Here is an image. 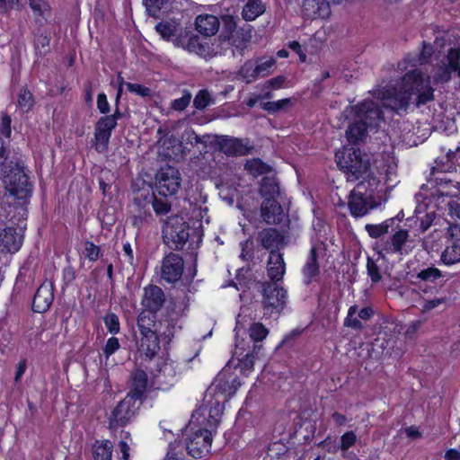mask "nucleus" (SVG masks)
I'll use <instances>...</instances> for the list:
<instances>
[{"label": "nucleus", "mask_w": 460, "mask_h": 460, "mask_svg": "<svg viewBox=\"0 0 460 460\" xmlns=\"http://www.w3.org/2000/svg\"><path fill=\"white\" fill-rule=\"evenodd\" d=\"M210 144L227 156H244L253 149L249 139L229 136H215L210 139Z\"/></svg>", "instance_id": "nucleus-11"}, {"label": "nucleus", "mask_w": 460, "mask_h": 460, "mask_svg": "<svg viewBox=\"0 0 460 460\" xmlns=\"http://www.w3.org/2000/svg\"><path fill=\"white\" fill-rule=\"evenodd\" d=\"M113 445L109 439H96L92 446L93 460H111Z\"/></svg>", "instance_id": "nucleus-33"}, {"label": "nucleus", "mask_w": 460, "mask_h": 460, "mask_svg": "<svg viewBox=\"0 0 460 460\" xmlns=\"http://www.w3.org/2000/svg\"><path fill=\"white\" fill-rule=\"evenodd\" d=\"M103 323L107 331L112 334L116 335L120 332V323L119 316L113 312H108L103 316Z\"/></svg>", "instance_id": "nucleus-54"}, {"label": "nucleus", "mask_w": 460, "mask_h": 460, "mask_svg": "<svg viewBox=\"0 0 460 460\" xmlns=\"http://www.w3.org/2000/svg\"><path fill=\"white\" fill-rule=\"evenodd\" d=\"M13 164V162H11ZM10 169L4 171L3 182L6 191L13 197L16 204L23 207L30 202L33 190V183L21 163L10 164Z\"/></svg>", "instance_id": "nucleus-4"}, {"label": "nucleus", "mask_w": 460, "mask_h": 460, "mask_svg": "<svg viewBox=\"0 0 460 460\" xmlns=\"http://www.w3.org/2000/svg\"><path fill=\"white\" fill-rule=\"evenodd\" d=\"M189 296L172 297L166 307V320L168 322V330L162 336L166 342H170L173 338V329L177 321L186 314L189 311Z\"/></svg>", "instance_id": "nucleus-13"}, {"label": "nucleus", "mask_w": 460, "mask_h": 460, "mask_svg": "<svg viewBox=\"0 0 460 460\" xmlns=\"http://www.w3.org/2000/svg\"><path fill=\"white\" fill-rule=\"evenodd\" d=\"M76 277L77 273L75 269L71 264L66 266L62 270V289L64 290L66 288L70 287L75 280Z\"/></svg>", "instance_id": "nucleus-58"}, {"label": "nucleus", "mask_w": 460, "mask_h": 460, "mask_svg": "<svg viewBox=\"0 0 460 460\" xmlns=\"http://www.w3.org/2000/svg\"><path fill=\"white\" fill-rule=\"evenodd\" d=\"M257 243L271 254L279 252V250L286 244V236L275 227H267L259 231Z\"/></svg>", "instance_id": "nucleus-21"}, {"label": "nucleus", "mask_w": 460, "mask_h": 460, "mask_svg": "<svg viewBox=\"0 0 460 460\" xmlns=\"http://www.w3.org/2000/svg\"><path fill=\"white\" fill-rule=\"evenodd\" d=\"M156 314L145 308L140 311L137 319V325L140 333H148L155 331L153 328L156 323Z\"/></svg>", "instance_id": "nucleus-41"}, {"label": "nucleus", "mask_w": 460, "mask_h": 460, "mask_svg": "<svg viewBox=\"0 0 460 460\" xmlns=\"http://www.w3.org/2000/svg\"><path fill=\"white\" fill-rule=\"evenodd\" d=\"M452 71L453 70L449 66H440L434 75V82L437 84H444L449 82L451 80Z\"/></svg>", "instance_id": "nucleus-62"}, {"label": "nucleus", "mask_w": 460, "mask_h": 460, "mask_svg": "<svg viewBox=\"0 0 460 460\" xmlns=\"http://www.w3.org/2000/svg\"><path fill=\"white\" fill-rule=\"evenodd\" d=\"M286 273V263L283 253L271 252L269 255L267 274L271 283L281 281Z\"/></svg>", "instance_id": "nucleus-30"}, {"label": "nucleus", "mask_w": 460, "mask_h": 460, "mask_svg": "<svg viewBox=\"0 0 460 460\" xmlns=\"http://www.w3.org/2000/svg\"><path fill=\"white\" fill-rule=\"evenodd\" d=\"M448 66L455 71L456 68H459L460 65V48L453 49L451 48L448 50L447 54Z\"/></svg>", "instance_id": "nucleus-64"}, {"label": "nucleus", "mask_w": 460, "mask_h": 460, "mask_svg": "<svg viewBox=\"0 0 460 460\" xmlns=\"http://www.w3.org/2000/svg\"><path fill=\"white\" fill-rule=\"evenodd\" d=\"M120 348L119 341L117 337L114 335L110 337L103 349L102 353L105 356V358H110L111 355H113Z\"/></svg>", "instance_id": "nucleus-61"}, {"label": "nucleus", "mask_w": 460, "mask_h": 460, "mask_svg": "<svg viewBox=\"0 0 460 460\" xmlns=\"http://www.w3.org/2000/svg\"><path fill=\"white\" fill-rule=\"evenodd\" d=\"M147 385L148 376L146 372L141 368H136L130 375L128 392L126 397L136 403L141 404L147 397Z\"/></svg>", "instance_id": "nucleus-20"}, {"label": "nucleus", "mask_w": 460, "mask_h": 460, "mask_svg": "<svg viewBox=\"0 0 460 460\" xmlns=\"http://www.w3.org/2000/svg\"><path fill=\"white\" fill-rule=\"evenodd\" d=\"M357 442V435L353 430H349L343 433L341 437V444L338 449L347 451L353 447Z\"/></svg>", "instance_id": "nucleus-60"}, {"label": "nucleus", "mask_w": 460, "mask_h": 460, "mask_svg": "<svg viewBox=\"0 0 460 460\" xmlns=\"http://www.w3.org/2000/svg\"><path fill=\"white\" fill-rule=\"evenodd\" d=\"M335 161L348 181H359L349 194L348 207L351 216L361 217L373 208L369 200L375 191L390 180L396 167L394 157L385 152L368 155L350 147L337 152Z\"/></svg>", "instance_id": "nucleus-1"}, {"label": "nucleus", "mask_w": 460, "mask_h": 460, "mask_svg": "<svg viewBox=\"0 0 460 460\" xmlns=\"http://www.w3.org/2000/svg\"><path fill=\"white\" fill-rule=\"evenodd\" d=\"M433 92L429 78H424L420 70L413 69L402 76L397 86L378 90L376 97L380 102L365 100L351 109L354 115H382V108L386 111L398 113L407 108L412 94H416V106L419 107L433 101Z\"/></svg>", "instance_id": "nucleus-2"}, {"label": "nucleus", "mask_w": 460, "mask_h": 460, "mask_svg": "<svg viewBox=\"0 0 460 460\" xmlns=\"http://www.w3.org/2000/svg\"><path fill=\"white\" fill-rule=\"evenodd\" d=\"M192 95L189 91H184L181 98L175 99L171 103V109L177 112L183 111L190 103Z\"/></svg>", "instance_id": "nucleus-59"}, {"label": "nucleus", "mask_w": 460, "mask_h": 460, "mask_svg": "<svg viewBox=\"0 0 460 460\" xmlns=\"http://www.w3.org/2000/svg\"><path fill=\"white\" fill-rule=\"evenodd\" d=\"M260 193L263 199H278L280 191L277 178L272 176H264L261 179Z\"/></svg>", "instance_id": "nucleus-37"}, {"label": "nucleus", "mask_w": 460, "mask_h": 460, "mask_svg": "<svg viewBox=\"0 0 460 460\" xmlns=\"http://www.w3.org/2000/svg\"><path fill=\"white\" fill-rule=\"evenodd\" d=\"M302 12L308 19H325L331 14V4L326 0H303Z\"/></svg>", "instance_id": "nucleus-27"}, {"label": "nucleus", "mask_w": 460, "mask_h": 460, "mask_svg": "<svg viewBox=\"0 0 460 460\" xmlns=\"http://www.w3.org/2000/svg\"><path fill=\"white\" fill-rule=\"evenodd\" d=\"M367 273L373 283H378L382 279V274L379 266L376 264L375 260L369 256L367 260Z\"/></svg>", "instance_id": "nucleus-56"}, {"label": "nucleus", "mask_w": 460, "mask_h": 460, "mask_svg": "<svg viewBox=\"0 0 460 460\" xmlns=\"http://www.w3.org/2000/svg\"><path fill=\"white\" fill-rule=\"evenodd\" d=\"M50 35L49 33L42 29H38L34 34V49L35 53L39 57L46 56L50 50Z\"/></svg>", "instance_id": "nucleus-39"}, {"label": "nucleus", "mask_w": 460, "mask_h": 460, "mask_svg": "<svg viewBox=\"0 0 460 460\" xmlns=\"http://www.w3.org/2000/svg\"><path fill=\"white\" fill-rule=\"evenodd\" d=\"M252 27L251 25L244 24L243 27L237 28L232 38L229 40L241 56H243L246 45L252 40Z\"/></svg>", "instance_id": "nucleus-32"}, {"label": "nucleus", "mask_w": 460, "mask_h": 460, "mask_svg": "<svg viewBox=\"0 0 460 460\" xmlns=\"http://www.w3.org/2000/svg\"><path fill=\"white\" fill-rule=\"evenodd\" d=\"M303 282L305 285L312 284L320 274V265L318 262V250L315 245L310 248L305 263L302 268Z\"/></svg>", "instance_id": "nucleus-28"}, {"label": "nucleus", "mask_w": 460, "mask_h": 460, "mask_svg": "<svg viewBox=\"0 0 460 460\" xmlns=\"http://www.w3.org/2000/svg\"><path fill=\"white\" fill-rule=\"evenodd\" d=\"M190 44V52H194L203 58L212 57L214 55V49L207 38L201 39L199 36L196 35Z\"/></svg>", "instance_id": "nucleus-44"}, {"label": "nucleus", "mask_w": 460, "mask_h": 460, "mask_svg": "<svg viewBox=\"0 0 460 460\" xmlns=\"http://www.w3.org/2000/svg\"><path fill=\"white\" fill-rule=\"evenodd\" d=\"M368 135V124L364 120H356L355 122L349 124L346 130V137L348 142L351 145V147L356 149H359V147H356L361 142H364ZM344 148H350V146H343V148L340 151H342Z\"/></svg>", "instance_id": "nucleus-29"}, {"label": "nucleus", "mask_w": 460, "mask_h": 460, "mask_svg": "<svg viewBox=\"0 0 460 460\" xmlns=\"http://www.w3.org/2000/svg\"><path fill=\"white\" fill-rule=\"evenodd\" d=\"M120 117H101L95 124L94 143L95 150L102 154L108 149L112 130L117 126V120Z\"/></svg>", "instance_id": "nucleus-19"}, {"label": "nucleus", "mask_w": 460, "mask_h": 460, "mask_svg": "<svg viewBox=\"0 0 460 460\" xmlns=\"http://www.w3.org/2000/svg\"><path fill=\"white\" fill-rule=\"evenodd\" d=\"M263 307L270 314L280 313L286 306L288 292L276 283L262 284Z\"/></svg>", "instance_id": "nucleus-15"}, {"label": "nucleus", "mask_w": 460, "mask_h": 460, "mask_svg": "<svg viewBox=\"0 0 460 460\" xmlns=\"http://www.w3.org/2000/svg\"><path fill=\"white\" fill-rule=\"evenodd\" d=\"M414 123V137L418 139V145L426 140L434 130V123L429 121L426 117L415 118Z\"/></svg>", "instance_id": "nucleus-38"}, {"label": "nucleus", "mask_w": 460, "mask_h": 460, "mask_svg": "<svg viewBox=\"0 0 460 460\" xmlns=\"http://www.w3.org/2000/svg\"><path fill=\"white\" fill-rule=\"evenodd\" d=\"M196 30L205 37L215 35L219 29V19L212 14L199 15L195 21Z\"/></svg>", "instance_id": "nucleus-31"}, {"label": "nucleus", "mask_w": 460, "mask_h": 460, "mask_svg": "<svg viewBox=\"0 0 460 460\" xmlns=\"http://www.w3.org/2000/svg\"><path fill=\"white\" fill-rule=\"evenodd\" d=\"M374 314L375 312L371 306H365L358 311V306L353 305L348 310L347 316L344 319V326L355 331H361L364 325L359 319L367 321L371 319Z\"/></svg>", "instance_id": "nucleus-25"}, {"label": "nucleus", "mask_w": 460, "mask_h": 460, "mask_svg": "<svg viewBox=\"0 0 460 460\" xmlns=\"http://www.w3.org/2000/svg\"><path fill=\"white\" fill-rule=\"evenodd\" d=\"M366 119H376L377 122L386 123L388 121V127L386 128V135L390 139L394 141L405 143L410 146H417L418 139L414 137V123L413 120H410L407 117H400L394 119V117H365Z\"/></svg>", "instance_id": "nucleus-6"}, {"label": "nucleus", "mask_w": 460, "mask_h": 460, "mask_svg": "<svg viewBox=\"0 0 460 460\" xmlns=\"http://www.w3.org/2000/svg\"><path fill=\"white\" fill-rule=\"evenodd\" d=\"M253 353H257V350L253 351L252 353H247L243 358L239 359V362L237 365H235L234 367H235V371L239 368V371L242 374H246L248 371H252L253 369L254 366V355Z\"/></svg>", "instance_id": "nucleus-57"}, {"label": "nucleus", "mask_w": 460, "mask_h": 460, "mask_svg": "<svg viewBox=\"0 0 460 460\" xmlns=\"http://www.w3.org/2000/svg\"><path fill=\"white\" fill-rule=\"evenodd\" d=\"M442 175H432L436 185L439 188L438 191L442 196H453L455 193L451 190V188L457 189L458 182L447 177L445 173Z\"/></svg>", "instance_id": "nucleus-48"}, {"label": "nucleus", "mask_w": 460, "mask_h": 460, "mask_svg": "<svg viewBox=\"0 0 460 460\" xmlns=\"http://www.w3.org/2000/svg\"><path fill=\"white\" fill-rule=\"evenodd\" d=\"M156 31L167 41H173L177 32L181 31V26L174 22H161L155 26Z\"/></svg>", "instance_id": "nucleus-45"}, {"label": "nucleus", "mask_w": 460, "mask_h": 460, "mask_svg": "<svg viewBox=\"0 0 460 460\" xmlns=\"http://www.w3.org/2000/svg\"><path fill=\"white\" fill-rule=\"evenodd\" d=\"M266 10L262 0H248L243 7L242 17L244 21L252 22L261 15Z\"/></svg>", "instance_id": "nucleus-36"}, {"label": "nucleus", "mask_w": 460, "mask_h": 460, "mask_svg": "<svg viewBox=\"0 0 460 460\" xmlns=\"http://www.w3.org/2000/svg\"><path fill=\"white\" fill-rule=\"evenodd\" d=\"M263 221L269 225H279L285 217L283 208L278 199H265L261 207Z\"/></svg>", "instance_id": "nucleus-24"}, {"label": "nucleus", "mask_w": 460, "mask_h": 460, "mask_svg": "<svg viewBox=\"0 0 460 460\" xmlns=\"http://www.w3.org/2000/svg\"><path fill=\"white\" fill-rule=\"evenodd\" d=\"M128 221L131 226L136 228L137 232L149 226L153 221L149 202L146 199H143V194L134 198L133 210L128 216Z\"/></svg>", "instance_id": "nucleus-18"}, {"label": "nucleus", "mask_w": 460, "mask_h": 460, "mask_svg": "<svg viewBox=\"0 0 460 460\" xmlns=\"http://www.w3.org/2000/svg\"><path fill=\"white\" fill-rule=\"evenodd\" d=\"M457 152H460V146H457L454 151L448 150L445 156L437 158L435 165L431 168V175L435 173H445L454 168V159Z\"/></svg>", "instance_id": "nucleus-35"}, {"label": "nucleus", "mask_w": 460, "mask_h": 460, "mask_svg": "<svg viewBox=\"0 0 460 460\" xmlns=\"http://www.w3.org/2000/svg\"><path fill=\"white\" fill-rule=\"evenodd\" d=\"M397 217H391L380 224H367L365 229L368 235L373 239H377L389 232V228H392Z\"/></svg>", "instance_id": "nucleus-40"}, {"label": "nucleus", "mask_w": 460, "mask_h": 460, "mask_svg": "<svg viewBox=\"0 0 460 460\" xmlns=\"http://www.w3.org/2000/svg\"><path fill=\"white\" fill-rule=\"evenodd\" d=\"M238 21V17L230 14L221 16L220 23L222 22V32L220 37L229 40L237 29Z\"/></svg>", "instance_id": "nucleus-49"}, {"label": "nucleus", "mask_w": 460, "mask_h": 460, "mask_svg": "<svg viewBox=\"0 0 460 460\" xmlns=\"http://www.w3.org/2000/svg\"><path fill=\"white\" fill-rule=\"evenodd\" d=\"M138 352L140 358L146 360L153 359L160 350V338L156 330L140 333Z\"/></svg>", "instance_id": "nucleus-23"}, {"label": "nucleus", "mask_w": 460, "mask_h": 460, "mask_svg": "<svg viewBox=\"0 0 460 460\" xmlns=\"http://www.w3.org/2000/svg\"><path fill=\"white\" fill-rule=\"evenodd\" d=\"M210 135H197L192 128H186L179 140H175L171 147V155L175 160H186L199 158L208 153V146L210 144ZM170 150V147H167Z\"/></svg>", "instance_id": "nucleus-5"}, {"label": "nucleus", "mask_w": 460, "mask_h": 460, "mask_svg": "<svg viewBox=\"0 0 460 460\" xmlns=\"http://www.w3.org/2000/svg\"><path fill=\"white\" fill-rule=\"evenodd\" d=\"M182 178L180 171L171 165L161 167L155 176V190L163 198H172L181 188Z\"/></svg>", "instance_id": "nucleus-8"}, {"label": "nucleus", "mask_w": 460, "mask_h": 460, "mask_svg": "<svg viewBox=\"0 0 460 460\" xmlns=\"http://www.w3.org/2000/svg\"><path fill=\"white\" fill-rule=\"evenodd\" d=\"M54 292V283L51 280L44 279L33 295L31 311L35 314L47 313L53 304Z\"/></svg>", "instance_id": "nucleus-17"}, {"label": "nucleus", "mask_w": 460, "mask_h": 460, "mask_svg": "<svg viewBox=\"0 0 460 460\" xmlns=\"http://www.w3.org/2000/svg\"><path fill=\"white\" fill-rule=\"evenodd\" d=\"M189 230L190 225L182 217H171L163 229L164 243L171 250H181L189 239Z\"/></svg>", "instance_id": "nucleus-7"}, {"label": "nucleus", "mask_w": 460, "mask_h": 460, "mask_svg": "<svg viewBox=\"0 0 460 460\" xmlns=\"http://www.w3.org/2000/svg\"><path fill=\"white\" fill-rule=\"evenodd\" d=\"M184 272L183 257L170 252L161 261L159 283L164 287L174 288L181 280Z\"/></svg>", "instance_id": "nucleus-9"}, {"label": "nucleus", "mask_w": 460, "mask_h": 460, "mask_svg": "<svg viewBox=\"0 0 460 460\" xmlns=\"http://www.w3.org/2000/svg\"><path fill=\"white\" fill-rule=\"evenodd\" d=\"M412 243L409 230L400 228L384 243L383 250L387 254L406 256L413 250Z\"/></svg>", "instance_id": "nucleus-16"}, {"label": "nucleus", "mask_w": 460, "mask_h": 460, "mask_svg": "<svg viewBox=\"0 0 460 460\" xmlns=\"http://www.w3.org/2000/svg\"><path fill=\"white\" fill-rule=\"evenodd\" d=\"M185 444L188 454L199 459L206 456L211 448L212 433L207 429H199L187 436Z\"/></svg>", "instance_id": "nucleus-14"}, {"label": "nucleus", "mask_w": 460, "mask_h": 460, "mask_svg": "<svg viewBox=\"0 0 460 460\" xmlns=\"http://www.w3.org/2000/svg\"><path fill=\"white\" fill-rule=\"evenodd\" d=\"M238 75L244 81L246 84H251L252 81L257 79L259 76L257 75V71L255 70V66H253L252 61H246L240 68L238 72Z\"/></svg>", "instance_id": "nucleus-53"}, {"label": "nucleus", "mask_w": 460, "mask_h": 460, "mask_svg": "<svg viewBox=\"0 0 460 460\" xmlns=\"http://www.w3.org/2000/svg\"><path fill=\"white\" fill-rule=\"evenodd\" d=\"M242 383L235 367L229 361L214 378L204 394V402L208 410V417L218 423L223 414L225 403L235 394Z\"/></svg>", "instance_id": "nucleus-3"}, {"label": "nucleus", "mask_w": 460, "mask_h": 460, "mask_svg": "<svg viewBox=\"0 0 460 460\" xmlns=\"http://www.w3.org/2000/svg\"><path fill=\"white\" fill-rule=\"evenodd\" d=\"M412 284L436 283V281L443 277L442 271L434 265L423 267L418 266L410 270L407 273Z\"/></svg>", "instance_id": "nucleus-26"}, {"label": "nucleus", "mask_w": 460, "mask_h": 460, "mask_svg": "<svg viewBox=\"0 0 460 460\" xmlns=\"http://www.w3.org/2000/svg\"><path fill=\"white\" fill-rule=\"evenodd\" d=\"M155 190L152 193L147 192L146 194L143 195V199H146L149 202V207L152 206L155 213L157 216H164L168 214L171 211V202L168 200V198H163L160 196L158 198L156 196Z\"/></svg>", "instance_id": "nucleus-34"}, {"label": "nucleus", "mask_w": 460, "mask_h": 460, "mask_svg": "<svg viewBox=\"0 0 460 460\" xmlns=\"http://www.w3.org/2000/svg\"><path fill=\"white\" fill-rule=\"evenodd\" d=\"M444 246L440 254V261L446 266L460 262V226L449 224L442 236Z\"/></svg>", "instance_id": "nucleus-10"}, {"label": "nucleus", "mask_w": 460, "mask_h": 460, "mask_svg": "<svg viewBox=\"0 0 460 460\" xmlns=\"http://www.w3.org/2000/svg\"><path fill=\"white\" fill-rule=\"evenodd\" d=\"M244 168L250 173L256 176L267 174L272 170V167L261 158L248 160L244 164Z\"/></svg>", "instance_id": "nucleus-47"}, {"label": "nucleus", "mask_w": 460, "mask_h": 460, "mask_svg": "<svg viewBox=\"0 0 460 460\" xmlns=\"http://www.w3.org/2000/svg\"><path fill=\"white\" fill-rule=\"evenodd\" d=\"M149 16L158 19L170 8V0H143Z\"/></svg>", "instance_id": "nucleus-43"}, {"label": "nucleus", "mask_w": 460, "mask_h": 460, "mask_svg": "<svg viewBox=\"0 0 460 460\" xmlns=\"http://www.w3.org/2000/svg\"><path fill=\"white\" fill-rule=\"evenodd\" d=\"M166 301V296L163 288L159 286L149 284L144 288V293L141 299L143 308L158 313Z\"/></svg>", "instance_id": "nucleus-22"}, {"label": "nucleus", "mask_w": 460, "mask_h": 460, "mask_svg": "<svg viewBox=\"0 0 460 460\" xmlns=\"http://www.w3.org/2000/svg\"><path fill=\"white\" fill-rule=\"evenodd\" d=\"M83 254L89 261L95 262L102 256V252L99 245L90 240H85Z\"/></svg>", "instance_id": "nucleus-50"}, {"label": "nucleus", "mask_w": 460, "mask_h": 460, "mask_svg": "<svg viewBox=\"0 0 460 460\" xmlns=\"http://www.w3.org/2000/svg\"><path fill=\"white\" fill-rule=\"evenodd\" d=\"M126 86L130 93H136L141 97H149L152 94L150 88L139 84L127 83Z\"/></svg>", "instance_id": "nucleus-63"}, {"label": "nucleus", "mask_w": 460, "mask_h": 460, "mask_svg": "<svg viewBox=\"0 0 460 460\" xmlns=\"http://www.w3.org/2000/svg\"><path fill=\"white\" fill-rule=\"evenodd\" d=\"M269 332V329L260 322L252 323L250 325L248 333L251 340L254 342L253 351L260 350L261 349V345H257V343L265 340Z\"/></svg>", "instance_id": "nucleus-42"}, {"label": "nucleus", "mask_w": 460, "mask_h": 460, "mask_svg": "<svg viewBox=\"0 0 460 460\" xmlns=\"http://www.w3.org/2000/svg\"><path fill=\"white\" fill-rule=\"evenodd\" d=\"M436 117H431L434 123V130L445 133L450 136L456 132L455 117H438L440 119L436 120Z\"/></svg>", "instance_id": "nucleus-46"}, {"label": "nucleus", "mask_w": 460, "mask_h": 460, "mask_svg": "<svg viewBox=\"0 0 460 460\" xmlns=\"http://www.w3.org/2000/svg\"><path fill=\"white\" fill-rule=\"evenodd\" d=\"M212 102L213 99L207 89L199 90L193 100L194 107L199 111H203Z\"/></svg>", "instance_id": "nucleus-55"}, {"label": "nucleus", "mask_w": 460, "mask_h": 460, "mask_svg": "<svg viewBox=\"0 0 460 460\" xmlns=\"http://www.w3.org/2000/svg\"><path fill=\"white\" fill-rule=\"evenodd\" d=\"M18 105L22 112H29L34 105L32 93L27 88H22L18 94Z\"/></svg>", "instance_id": "nucleus-52"}, {"label": "nucleus", "mask_w": 460, "mask_h": 460, "mask_svg": "<svg viewBox=\"0 0 460 460\" xmlns=\"http://www.w3.org/2000/svg\"><path fill=\"white\" fill-rule=\"evenodd\" d=\"M137 404L124 397L119 403L112 409L110 416L108 417V428L111 430H117L119 428L126 427L135 416L136 411L139 408Z\"/></svg>", "instance_id": "nucleus-12"}, {"label": "nucleus", "mask_w": 460, "mask_h": 460, "mask_svg": "<svg viewBox=\"0 0 460 460\" xmlns=\"http://www.w3.org/2000/svg\"><path fill=\"white\" fill-rule=\"evenodd\" d=\"M195 34H192L191 31H188L181 27V31L177 32L175 38L173 39V44L177 47H181L185 49H190L192 41L194 40Z\"/></svg>", "instance_id": "nucleus-51"}]
</instances>
